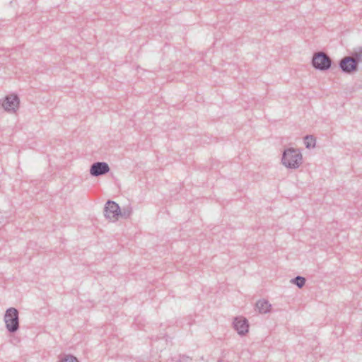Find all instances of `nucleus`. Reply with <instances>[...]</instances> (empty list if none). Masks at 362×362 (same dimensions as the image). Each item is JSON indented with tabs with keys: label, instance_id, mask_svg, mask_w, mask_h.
Listing matches in <instances>:
<instances>
[{
	"label": "nucleus",
	"instance_id": "obj_1",
	"mask_svg": "<svg viewBox=\"0 0 362 362\" xmlns=\"http://www.w3.org/2000/svg\"><path fill=\"white\" fill-rule=\"evenodd\" d=\"M302 154L298 149L289 148L283 152L281 162L288 168H298L302 163Z\"/></svg>",
	"mask_w": 362,
	"mask_h": 362
},
{
	"label": "nucleus",
	"instance_id": "obj_2",
	"mask_svg": "<svg viewBox=\"0 0 362 362\" xmlns=\"http://www.w3.org/2000/svg\"><path fill=\"white\" fill-rule=\"evenodd\" d=\"M4 320L9 333H15L19 329V312L16 308H8L5 312Z\"/></svg>",
	"mask_w": 362,
	"mask_h": 362
},
{
	"label": "nucleus",
	"instance_id": "obj_3",
	"mask_svg": "<svg viewBox=\"0 0 362 362\" xmlns=\"http://www.w3.org/2000/svg\"><path fill=\"white\" fill-rule=\"evenodd\" d=\"M312 66L317 70L327 71L332 66L331 58L323 52H317L313 54Z\"/></svg>",
	"mask_w": 362,
	"mask_h": 362
},
{
	"label": "nucleus",
	"instance_id": "obj_4",
	"mask_svg": "<svg viewBox=\"0 0 362 362\" xmlns=\"http://www.w3.org/2000/svg\"><path fill=\"white\" fill-rule=\"evenodd\" d=\"M120 214V207L114 201L108 200L104 207V215L106 218L118 220Z\"/></svg>",
	"mask_w": 362,
	"mask_h": 362
},
{
	"label": "nucleus",
	"instance_id": "obj_5",
	"mask_svg": "<svg viewBox=\"0 0 362 362\" xmlns=\"http://www.w3.org/2000/svg\"><path fill=\"white\" fill-rule=\"evenodd\" d=\"M20 100L16 94L6 95L2 103L4 109L10 112H16L18 109Z\"/></svg>",
	"mask_w": 362,
	"mask_h": 362
},
{
	"label": "nucleus",
	"instance_id": "obj_6",
	"mask_svg": "<svg viewBox=\"0 0 362 362\" xmlns=\"http://www.w3.org/2000/svg\"><path fill=\"white\" fill-rule=\"evenodd\" d=\"M339 66L345 74H352L358 71L356 62L351 57H345L339 62Z\"/></svg>",
	"mask_w": 362,
	"mask_h": 362
},
{
	"label": "nucleus",
	"instance_id": "obj_7",
	"mask_svg": "<svg viewBox=\"0 0 362 362\" xmlns=\"http://www.w3.org/2000/svg\"><path fill=\"white\" fill-rule=\"evenodd\" d=\"M110 168L105 162H95L90 168V174L93 177H100L109 173Z\"/></svg>",
	"mask_w": 362,
	"mask_h": 362
},
{
	"label": "nucleus",
	"instance_id": "obj_8",
	"mask_svg": "<svg viewBox=\"0 0 362 362\" xmlns=\"http://www.w3.org/2000/svg\"><path fill=\"white\" fill-rule=\"evenodd\" d=\"M233 325L235 330H236L240 335L243 336L248 332L249 323L245 317H235Z\"/></svg>",
	"mask_w": 362,
	"mask_h": 362
},
{
	"label": "nucleus",
	"instance_id": "obj_9",
	"mask_svg": "<svg viewBox=\"0 0 362 362\" xmlns=\"http://www.w3.org/2000/svg\"><path fill=\"white\" fill-rule=\"evenodd\" d=\"M272 305L265 299L259 300L256 303V308L262 314H266L271 310Z\"/></svg>",
	"mask_w": 362,
	"mask_h": 362
},
{
	"label": "nucleus",
	"instance_id": "obj_10",
	"mask_svg": "<svg viewBox=\"0 0 362 362\" xmlns=\"http://www.w3.org/2000/svg\"><path fill=\"white\" fill-rule=\"evenodd\" d=\"M304 143L307 148L315 146V138L313 135H306L304 137Z\"/></svg>",
	"mask_w": 362,
	"mask_h": 362
},
{
	"label": "nucleus",
	"instance_id": "obj_11",
	"mask_svg": "<svg viewBox=\"0 0 362 362\" xmlns=\"http://www.w3.org/2000/svg\"><path fill=\"white\" fill-rule=\"evenodd\" d=\"M305 278L301 276H297L291 280V282L296 285L299 288H301L305 286Z\"/></svg>",
	"mask_w": 362,
	"mask_h": 362
},
{
	"label": "nucleus",
	"instance_id": "obj_12",
	"mask_svg": "<svg viewBox=\"0 0 362 362\" xmlns=\"http://www.w3.org/2000/svg\"><path fill=\"white\" fill-rule=\"evenodd\" d=\"M132 214V209L130 206L124 207L122 209H120L119 217L124 218H128Z\"/></svg>",
	"mask_w": 362,
	"mask_h": 362
},
{
	"label": "nucleus",
	"instance_id": "obj_13",
	"mask_svg": "<svg viewBox=\"0 0 362 362\" xmlns=\"http://www.w3.org/2000/svg\"><path fill=\"white\" fill-rule=\"evenodd\" d=\"M351 57L356 62L357 67L358 68V64L362 60V47H360L358 52L353 53Z\"/></svg>",
	"mask_w": 362,
	"mask_h": 362
},
{
	"label": "nucleus",
	"instance_id": "obj_14",
	"mask_svg": "<svg viewBox=\"0 0 362 362\" xmlns=\"http://www.w3.org/2000/svg\"><path fill=\"white\" fill-rule=\"evenodd\" d=\"M60 362H79L76 357L72 355L65 356Z\"/></svg>",
	"mask_w": 362,
	"mask_h": 362
},
{
	"label": "nucleus",
	"instance_id": "obj_15",
	"mask_svg": "<svg viewBox=\"0 0 362 362\" xmlns=\"http://www.w3.org/2000/svg\"><path fill=\"white\" fill-rule=\"evenodd\" d=\"M191 361L192 358L185 355H182L180 356V358L177 362H191Z\"/></svg>",
	"mask_w": 362,
	"mask_h": 362
}]
</instances>
